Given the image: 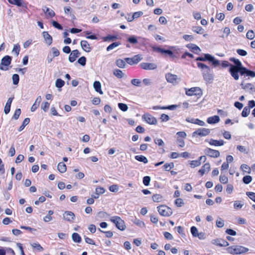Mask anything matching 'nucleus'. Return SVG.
<instances>
[{
    "mask_svg": "<svg viewBox=\"0 0 255 255\" xmlns=\"http://www.w3.org/2000/svg\"><path fill=\"white\" fill-rule=\"evenodd\" d=\"M216 226L218 228H222L224 226V221L221 218L218 217L216 222Z\"/></svg>",
    "mask_w": 255,
    "mask_h": 255,
    "instance_id": "obj_37",
    "label": "nucleus"
},
{
    "mask_svg": "<svg viewBox=\"0 0 255 255\" xmlns=\"http://www.w3.org/2000/svg\"><path fill=\"white\" fill-rule=\"evenodd\" d=\"M134 158L136 160L139 162H143L145 164L148 163V159L145 156L143 155H136Z\"/></svg>",
    "mask_w": 255,
    "mask_h": 255,
    "instance_id": "obj_31",
    "label": "nucleus"
},
{
    "mask_svg": "<svg viewBox=\"0 0 255 255\" xmlns=\"http://www.w3.org/2000/svg\"><path fill=\"white\" fill-rule=\"evenodd\" d=\"M140 67L146 70H154L157 68V65L153 63L142 62L140 64Z\"/></svg>",
    "mask_w": 255,
    "mask_h": 255,
    "instance_id": "obj_11",
    "label": "nucleus"
},
{
    "mask_svg": "<svg viewBox=\"0 0 255 255\" xmlns=\"http://www.w3.org/2000/svg\"><path fill=\"white\" fill-rule=\"evenodd\" d=\"M192 30L198 34H202L203 33V29L200 26H194Z\"/></svg>",
    "mask_w": 255,
    "mask_h": 255,
    "instance_id": "obj_48",
    "label": "nucleus"
},
{
    "mask_svg": "<svg viewBox=\"0 0 255 255\" xmlns=\"http://www.w3.org/2000/svg\"><path fill=\"white\" fill-rule=\"evenodd\" d=\"M220 155V153L218 150L208 148V156L217 158L219 157Z\"/></svg>",
    "mask_w": 255,
    "mask_h": 255,
    "instance_id": "obj_23",
    "label": "nucleus"
},
{
    "mask_svg": "<svg viewBox=\"0 0 255 255\" xmlns=\"http://www.w3.org/2000/svg\"><path fill=\"white\" fill-rule=\"evenodd\" d=\"M230 61L233 62L234 63V65L231 64V67L229 68V72L230 73L232 72L234 70L237 69L238 68H240L242 66V64L241 62L238 59H236L234 57H231L229 59Z\"/></svg>",
    "mask_w": 255,
    "mask_h": 255,
    "instance_id": "obj_6",
    "label": "nucleus"
},
{
    "mask_svg": "<svg viewBox=\"0 0 255 255\" xmlns=\"http://www.w3.org/2000/svg\"><path fill=\"white\" fill-rule=\"evenodd\" d=\"M178 107V106L176 105H169L168 106H163V107L155 106H153L152 107V109L154 110H166V109L169 110H174Z\"/></svg>",
    "mask_w": 255,
    "mask_h": 255,
    "instance_id": "obj_17",
    "label": "nucleus"
},
{
    "mask_svg": "<svg viewBox=\"0 0 255 255\" xmlns=\"http://www.w3.org/2000/svg\"><path fill=\"white\" fill-rule=\"evenodd\" d=\"M165 78L168 82L173 84H176L180 81V78L178 77L177 75L170 73H168L165 75Z\"/></svg>",
    "mask_w": 255,
    "mask_h": 255,
    "instance_id": "obj_7",
    "label": "nucleus"
},
{
    "mask_svg": "<svg viewBox=\"0 0 255 255\" xmlns=\"http://www.w3.org/2000/svg\"><path fill=\"white\" fill-rule=\"evenodd\" d=\"M77 62L81 65L84 66L86 63V58L85 56H82L78 59Z\"/></svg>",
    "mask_w": 255,
    "mask_h": 255,
    "instance_id": "obj_50",
    "label": "nucleus"
},
{
    "mask_svg": "<svg viewBox=\"0 0 255 255\" xmlns=\"http://www.w3.org/2000/svg\"><path fill=\"white\" fill-rule=\"evenodd\" d=\"M113 74L118 78H122L124 76V74L123 71L118 69H115L113 72Z\"/></svg>",
    "mask_w": 255,
    "mask_h": 255,
    "instance_id": "obj_33",
    "label": "nucleus"
},
{
    "mask_svg": "<svg viewBox=\"0 0 255 255\" xmlns=\"http://www.w3.org/2000/svg\"><path fill=\"white\" fill-rule=\"evenodd\" d=\"M133 222L134 224L140 228H143L145 227V224L144 222L136 218L133 220Z\"/></svg>",
    "mask_w": 255,
    "mask_h": 255,
    "instance_id": "obj_40",
    "label": "nucleus"
},
{
    "mask_svg": "<svg viewBox=\"0 0 255 255\" xmlns=\"http://www.w3.org/2000/svg\"><path fill=\"white\" fill-rule=\"evenodd\" d=\"M30 122V119L28 118H25L24 121L22 122V125L20 126V127L18 128V131H22L24 128L26 126H27Z\"/></svg>",
    "mask_w": 255,
    "mask_h": 255,
    "instance_id": "obj_32",
    "label": "nucleus"
},
{
    "mask_svg": "<svg viewBox=\"0 0 255 255\" xmlns=\"http://www.w3.org/2000/svg\"><path fill=\"white\" fill-rule=\"evenodd\" d=\"M152 49L153 50L157 51L158 52L161 53L162 54H167L171 57H174L173 53L170 50H166L156 46L152 47Z\"/></svg>",
    "mask_w": 255,
    "mask_h": 255,
    "instance_id": "obj_13",
    "label": "nucleus"
},
{
    "mask_svg": "<svg viewBox=\"0 0 255 255\" xmlns=\"http://www.w3.org/2000/svg\"><path fill=\"white\" fill-rule=\"evenodd\" d=\"M246 194L251 200L255 202V193L252 192H247Z\"/></svg>",
    "mask_w": 255,
    "mask_h": 255,
    "instance_id": "obj_64",
    "label": "nucleus"
},
{
    "mask_svg": "<svg viewBox=\"0 0 255 255\" xmlns=\"http://www.w3.org/2000/svg\"><path fill=\"white\" fill-rule=\"evenodd\" d=\"M220 121V118L218 116H214L208 118V124H215Z\"/></svg>",
    "mask_w": 255,
    "mask_h": 255,
    "instance_id": "obj_28",
    "label": "nucleus"
},
{
    "mask_svg": "<svg viewBox=\"0 0 255 255\" xmlns=\"http://www.w3.org/2000/svg\"><path fill=\"white\" fill-rule=\"evenodd\" d=\"M224 141L222 139L220 140H215L214 139H210V141H209V143L211 145L214 146H222L224 144Z\"/></svg>",
    "mask_w": 255,
    "mask_h": 255,
    "instance_id": "obj_21",
    "label": "nucleus"
},
{
    "mask_svg": "<svg viewBox=\"0 0 255 255\" xmlns=\"http://www.w3.org/2000/svg\"><path fill=\"white\" fill-rule=\"evenodd\" d=\"M31 245L34 249H35L39 251H42L43 250L41 245L38 243H33Z\"/></svg>",
    "mask_w": 255,
    "mask_h": 255,
    "instance_id": "obj_59",
    "label": "nucleus"
},
{
    "mask_svg": "<svg viewBox=\"0 0 255 255\" xmlns=\"http://www.w3.org/2000/svg\"><path fill=\"white\" fill-rule=\"evenodd\" d=\"M228 253L232 255L245 254L249 251V249L242 246H232L226 249Z\"/></svg>",
    "mask_w": 255,
    "mask_h": 255,
    "instance_id": "obj_1",
    "label": "nucleus"
},
{
    "mask_svg": "<svg viewBox=\"0 0 255 255\" xmlns=\"http://www.w3.org/2000/svg\"><path fill=\"white\" fill-rule=\"evenodd\" d=\"M63 215L64 219L70 222H72L75 218V214L71 211H65Z\"/></svg>",
    "mask_w": 255,
    "mask_h": 255,
    "instance_id": "obj_15",
    "label": "nucleus"
},
{
    "mask_svg": "<svg viewBox=\"0 0 255 255\" xmlns=\"http://www.w3.org/2000/svg\"><path fill=\"white\" fill-rule=\"evenodd\" d=\"M21 114V110L20 109H17L15 111L14 114L12 117V119L14 120H17Z\"/></svg>",
    "mask_w": 255,
    "mask_h": 255,
    "instance_id": "obj_56",
    "label": "nucleus"
},
{
    "mask_svg": "<svg viewBox=\"0 0 255 255\" xmlns=\"http://www.w3.org/2000/svg\"><path fill=\"white\" fill-rule=\"evenodd\" d=\"M93 87L97 92L99 93L100 94H103L101 90V84L99 81H95L93 83Z\"/></svg>",
    "mask_w": 255,
    "mask_h": 255,
    "instance_id": "obj_25",
    "label": "nucleus"
},
{
    "mask_svg": "<svg viewBox=\"0 0 255 255\" xmlns=\"http://www.w3.org/2000/svg\"><path fill=\"white\" fill-rule=\"evenodd\" d=\"M12 82L14 85H17L19 83V75L17 74H14L12 75Z\"/></svg>",
    "mask_w": 255,
    "mask_h": 255,
    "instance_id": "obj_46",
    "label": "nucleus"
},
{
    "mask_svg": "<svg viewBox=\"0 0 255 255\" xmlns=\"http://www.w3.org/2000/svg\"><path fill=\"white\" fill-rule=\"evenodd\" d=\"M174 166L173 162L166 163L163 166V169L167 171L170 170L171 169L173 168Z\"/></svg>",
    "mask_w": 255,
    "mask_h": 255,
    "instance_id": "obj_35",
    "label": "nucleus"
},
{
    "mask_svg": "<svg viewBox=\"0 0 255 255\" xmlns=\"http://www.w3.org/2000/svg\"><path fill=\"white\" fill-rule=\"evenodd\" d=\"M190 231L192 236L194 237H197V235L199 233L197 228L195 226H192L191 228Z\"/></svg>",
    "mask_w": 255,
    "mask_h": 255,
    "instance_id": "obj_55",
    "label": "nucleus"
},
{
    "mask_svg": "<svg viewBox=\"0 0 255 255\" xmlns=\"http://www.w3.org/2000/svg\"><path fill=\"white\" fill-rule=\"evenodd\" d=\"M65 82L61 79H57L55 82V86L60 89L64 86Z\"/></svg>",
    "mask_w": 255,
    "mask_h": 255,
    "instance_id": "obj_34",
    "label": "nucleus"
},
{
    "mask_svg": "<svg viewBox=\"0 0 255 255\" xmlns=\"http://www.w3.org/2000/svg\"><path fill=\"white\" fill-rule=\"evenodd\" d=\"M250 108H249L248 107H245L242 112V116L243 117H247L250 114Z\"/></svg>",
    "mask_w": 255,
    "mask_h": 255,
    "instance_id": "obj_36",
    "label": "nucleus"
},
{
    "mask_svg": "<svg viewBox=\"0 0 255 255\" xmlns=\"http://www.w3.org/2000/svg\"><path fill=\"white\" fill-rule=\"evenodd\" d=\"M152 200L155 202H160L162 200V196L160 194H154L152 196Z\"/></svg>",
    "mask_w": 255,
    "mask_h": 255,
    "instance_id": "obj_41",
    "label": "nucleus"
},
{
    "mask_svg": "<svg viewBox=\"0 0 255 255\" xmlns=\"http://www.w3.org/2000/svg\"><path fill=\"white\" fill-rule=\"evenodd\" d=\"M20 47L18 44H15L14 45L12 52H14L16 56H17L19 53Z\"/></svg>",
    "mask_w": 255,
    "mask_h": 255,
    "instance_id": "obj_47",
    "label": "nucleus"
},
{
    "mask_svg": "<svg viewBox=\"0 0 255 255\" xmlns=\"http://www.w3.org/2000/svg\"><path fill=\"white\" fill-rule=\"evenodd\" d=\"M159 214L162 216H170L172 214V209L166 205H160L157 207Z\"/></svg>",
    "mask_w": 255,
    "mask_h": 255,
    "instance_id": "obj_4",
    "label": "nucleus"
},
{
    "mask_svg": "<svg viewBox=\"0 0 255 255\" xmlns=\"http://www.w3.org/2000/svg\"><path fill=\"white\" fill-rule=\"evenodd\" d=\"M208 62L212 63L214 67H217L220 64V61L216 59L214 56L209 54H208Z\"/></svg>",
    "mask_w": 255,
    "mask_h": 255,
    "instance_id": "obj_24",
    "label": "nucleus"
},
{
    "mask_svg": "<svg viewBox=\"0 0 255 255\" xmlns=\"http://www.w3.org/2000/svg\"><path fill=\"white\" fill-rule=\"evenodd\" d=\"M110 220L113 223L116 227L121 231H124L126 226L124 220L119 216H115L110 217Z\"/></svg>",
    "mask_w": 255,
    "mask_h": 255,
    "instance_id": "obj_2",
    "label": "nucleus"
},
{
    "mask_svg": "<svg viewBox=\"0 0 255 255\" xmlns=\"http://www.w3.org/2000/svg\"><path fill=\"white\" fill-rule=\"evenodd\" d=\"M128 41L130 43L133 44H135L138 42L136 37L134 35L129 36L128 38Z\"/></svg>",
    "mask_w": 255,
    "mask_h": 255,
    "instance_id": "obj_39",
    "label": "nucleus"
},
{
    "mask_svg": "<svg viewBox=\"0 0 255 255\" xmlns=\"http://www.w3.org/2000/svg\"><path fill=\"white\" fill-rule=\"evenodd\" d=\"M72 239L73 241L76 243H80L82 241L81 236L77 233H74L72 234Z\"/></svg>",
    "mask_w": 255,
    "mask_h": 255,
    "instance_id": "obj_29",
    "label": "nucleus"
},
{
    "mask_svg": "<svg viewBox=\"0 0 255 255\" xmlns=\"http://www.w3.org/2000/svg\"><path fill=\"white\" fill-rule=\"evenodd\" d=\"M252 181V177L250 175L245 176L243 178V182L246 184H249Z\"/></svg>",
    "mask_w": 255,
    "mask_h": 255,
    "instance_id": "obj_44",
    "label": "nucleus"
},
{
    "mask_svg": "<svg viewBox=\"0 0 255 255\" xmlns=\"http://www.w3.org/2000/svg\"><path fill=\"white\" fill-rule=\"evenodd\" d=\"M142 118L148 124L156 125L157 124L156 118L149 114H144Z\"/></svg>",
    "mask_w": 255,
    "mask_h": 255,
    "instance_id": "obj_10",
    "label": "nucleus"
},
{
    "mask_svg": "<svg viewBox=\"0 0 255 255\" xmlns=\"http://www.w3.org/2000/svg\"><path fill=\"white\" fill-rule=\"evenodd\" d=\"M51 51L52 52L53 57H57L60 54L59 51L56 47H52L51 48Z\"/></svg>",
    "mask_w": 255,
    "mask_h": 255,
    "instance_id": "obj_61",
    "label": "nucleus"
},
{
    "mask_svg": "<svg viewBox=\"0 0 255 255\" xmlns=\"http://www.w3.org/2000/svg\"><path fill=\"white\" fill-rule=\"evenodd\" d=\"M201 164V161L198 160H193L190 162L191 167L194 168L196 166H199Z\"/></svg>",
    "mask_w": 255,
    "mask_h": 255,
    "instance_id": "obj_62",
    "label": "nucleus"
},
{
    "mask_svg": "<svg viewBox=\"0 0 255 255\" xmlns=\"http://www.w3.org/2000/svg\"><path fill=\"white\" fill-rule=\"evenodd\" d=\"M175 204L177 207H181L184 205L183 200L181 198H177L175 200Z\"/></svg>",
    "mask_w": 255,
    "mask_h": 255,
    "instance_id": "obj_58",
    "label": "nucleus"
},
{
    "mask_svg": "<svg viewBox=\"0 0 255 255\" xmlns=\"http://www.w3.org/2000/svg\"><path fill=\"white\" fill-rule=\"evenodd\" d=\"M241 167L244 171L250 174L251 173V168L247 164H243L241 165Z\"/></svg>",
    "mask_w": 255,
    "mask_h": 255,
    "instance_id": "obj_49",
    "label": "nucleus"
},
{
    "mask_svg": "<svg viewBox=\"0 0 255 255\" xmlns=\"http://www.w3.org/2000/svg\"><path fill=\"white\" fill-rule=\"evenodd\" d=\"M151 178L148 176H144L143 178V183L145 186H148L150 183Z\"/></svg>",
    "mask_w": 255,
    "mask_h": 255,
    "instance_id": "obj_51",
    "label": "nucleus"
},
{
    "mask_svg": "<svg viewBox=\"0 0 255 255\" xmlns=\"http://www.w3.org/2000/svg\"><path fill=\"white\" fill-rule=\"evenodd\" d=\"M120 44H121V43L119 42H113L107 47V50L108 51H109L113 49L114 48L118 47Z\"/></svg>",
    "mask_w": 255,
    "mask_h": 255,
    "instance_id": "obj_38",
    "label": "nucleus"
},
{
    "mask_svg": "<svg viewBox=\"0 0 255 255\" xmlns=\"http://www.w3.org/2000/svg\"><path fill=\"white\" fill-rule=\"evenodd\" d=\"M119 108L123 112H126L128 110V106L127 104L120 103L118 104Z\"/></svg>",
    "mask_w": 255,
    "mask_h": 255,
    "instance_id": "obj_43",
    "label": "nucleus"
},
{
    "mask_svg": "<svg viewBox=\"0 0 255 255\" xmlns=\"http://www.w3.org/2000/svg\"><path fill=\"white\" fill-rule=\"evenodd\" d=\"M109 190L112 192H117L119 190V186L116 184H114L109 187Z\"/></svg>",
    "mask_w": 255,
    "mask_h": 255,
    "instance_id": "obj_54",
    "label": "nucleus"
},
{
    "mask_svg": "<svg viewBox=\"0 0 255 255\" xmlns=\"http://www.w3.org/2000/svg\"><path fill=\"white\" fill-rule=\"evenodd\" d=\"M52 24L54 27L59 30L63 29V27L57 21L53 20L52 22Z\"/></svg>",
    "mask_w": 255,
    "mask_h": 255,
    "instance_id": "obj_63",
    "label": "nucleus"
},
{
    "mask_svg": "<svg viewBox=\"0 0 255 255\" xmlns=\"http://www.w3.org/2000/svg\"><path fill=\"white\" fill-rule=\"evenodd\" d=\"M81 46L82 49L87 52H89L91 50L90 44L86 40H82L81 41Z\"/></svg>",
    "mask_w": 255,
    "mask_h": 255,
    "instance_id": "obj_20",
    "label": "nucleus"
},
{
    "mask_svg": "<svg viewBox=\"0 0 255 255\" xmlns=\"http://www.w3.org/2000/svg\"><path fill=\"white\" fill-rule=\"evenodd\" d=\"M247 71V68L242 65L240 68H237L230 73L235 80H238L239 79V73H240L241 76L246 75Z\"/></svg>",
    "mask_w": 255,
    "mask_h": 255,
    "instance_id": "obj_3",
    "label": "nucleus"
},
{
    "mask_svg": "<svg viewBox=\"0 0 255 255\" xmlns=\"http://www.w3.org/2000/svg\"><path fill=\"white\" fill-rule=\"evenodd\" d=\"M57 169L61 173H64L66 171V166L63 162H59L58 164Z\"/></svg>",
    "mask_w": 255,
    "mask_h": 255,
    "instance_id": "obj_30",
    "label": "nucleus"
},
{
    "mask_svg": "<svg viewBox=\"0 0 255 255\" xmlns=\"http://www.w3.org/2000/svg\"><path fill=\"white\" fill-rule=\"evenodd\" d=\"M187 47L190 49L193 52L198 54L201 51L200 48L196 45L194 44H188L187 45Z\"/></svg>",
    "mask_w": 255,
    "mask_h": 255,
    "instance_id": "obj_22",
    "label": "nucleus"
},
{
    "mask_svg": "<svg viewBox=\"0 0 255 255\" xmlns=\"http://www.w3.org/2000/svg\"><path fill=\"white\" fill-rule=\"evenodd\" d=\"M80 53L79 52V51L78 50L76 49V50H73L71 52V53L69 56V58H68L69 61L70 62H74L76 60V58L80 56Z\"/></svg>",
    "mask_w": 255,
    "mask_h": 255,
    "instance_id": "obj_16",
    "label": "nucleus"
},
{
    "mask_svg": "<svg viewBox=\"0 0 255 255\" xmlns=\"http://www.w3.org/2000/svg\"><path fill=\"white\" fill-rule=\"evenodd\" d=\"M212 244L219 247H227L229 245V243L222 239H216L211 241Z\"/></svg>",
    "mask_w": 255,
    "mask_h": 255,
    "instance_id": "obj_12",
    "label": "nucleus"
},
{
    "mask_svg": "<svg viewBox=\"0 0 255 255\" xmlns=\"http://www.w3.org/2000/svg\"><path fill=\"white\" fill-rule=\"evenodd\" d=\"M98 216L99 217L103 219H107L110 217V215L108 214L107 212L104 211H100L98 213Z\"/></svg>",
    "mask_w": 255,
    "mask_h": 255,
    "instance_id": "obj_45",
    "label": "nucleus"
},
{
    "mask_svg": "<svg viewBox=\"0 0 255 255\" xmlns=\"http://www.w3.org/2000/svg\"><path fill=\"white\" fill-rule=\"evenodd\" d=\"M186 94L191 96L193 95H200L201 94V90L199 87H192L190 89H185Z\"/></svg>",
    "mask_w": 255,
    "mask_h": 255,
    "instance_id": "obj_9",
    "label": "nucleus"
},
{
    "mask_svg": "<svg viewBox=\"0 0 255 255\" xmlns=\"http://www.w3.org/2000/svg\"><path fill=\"white\" fill-rule=\"evenodd\" d=\"M11 57L10 56L6 55L3 57L0 64V69L2 70H8L7 66L10 64Z\"/></svg>",
    "mask_w": 255,
    "mask_h": 255,
    "instance_id": "obj_5",
    "label": "nucleus"
},
{
    "mask_svg": "<svg viewBox=\"0 0 255 255\" xmlns=\"http://www.w3.org/2000/svg\"><path fill=\"white\" fill-rule=\"evenodd\" d=\"M8 2L19 7H26V3L23 0H9Z\"/></svg>",
    "mask_w": 255,
    "mask_h": 255,
    "instance_id": "obj_18",
    "label": "nucleus"
},
{
    "mask_svg": "<svg viewBox=\"0 0 255 255\" xmlns=\"http://www.w3.org/2000/svg\"><path fill=\"white\" fill-rule=\"evenodd\" d=\"M162 122H167L169 120V117L165 114H162L160 118Z\"/></svg>",
    "mask_w": 255,
    "mask_h": 255,
    "instance_id": "obj_60",
    "label": "nucleus"
},
{
    "mask_svg": "<svg viewBox=\"0 0 255 255\" xmlns=\"http://www.w3.org/2000/svg\"><path fill=\"white\" fill-rule=\"evenodd\" d=\"M246 37L248 39H253L255 37V34L253 30H249L246 34Z\"/></svg>",
    "mask_w": 255,
    "mask_h": 255,
    "instance_id": "obj_42",
    "label": "nucleus"
},
{
    "mask_svg": "<svg viewBox=\"0 0 255 255\" xmlns=\"http://www.w3.org/2000/svg\"><path fill=\"white\" fill-rule=\"evenodd\" d=\"M42 35L46 43L48 45H50L52 43V36L47 31H43L42 32Z\"/></svg>",
    "mask_w": 255,
    "mask_h": 255,
    "instance_id": "obj_19",
    "label": "nucleus"
},
{
    "mask_svg": "<svg viewBox=\"0 0 255 255\" xmlns=\"http://www.w3.org/2000/svg\"><path fill=\"white\" fill-rule=\"evenodd\" d=\"M115 63L117 66L120 68H125L127 65L126 61L125 59L124 60L122 59H118L116 60Z\"/></svg>",
    "mask_w": 255,
    "mask_h": 255,
    "instance_id": "obj_26",
    "label": "nucleus"
},
{
    "mask_svg": "<svg viewBox=\"0 0 255 255\" xmlns=\"http://www.w3.org/2000/svg\"><path fill=\"white\" fill-rule=\"evenodd\" d=\"M125 60L128 64L132 65L140 62L142 60V57L139 55H136L131 58H125Z\"/></svg>",
    "mask_w": 255,
    "mask_h": 255,
    "instance_id": "obj_8",
    "label": "nucleus"
},
{
    "mask_svg": "<svg viewBox=\"0 0 255 255\" xmlns=\"http://www.w3.org/2000/svg\"><path fill=\"white\" fill-rule=\"evenodd\" d=\"M50 106V104L45 102L42 104L41 105V109H42L44 112H47Z\"/></svg>",
    "mask_w": 255,
    "mask_h": 255,
    "instance_id": "obj_53",
    "label": "nucleus"
},
{
    "mask_svg": "<svg viewBox=\"0 0 255 255\" xmlns=\"http://www.w3.org/2000/svg\"><path fill=\"white\" fill-rule=\"evenodd\" d=\"M42 10L47 15L50 17H53L55 14L54 11L53 10L50 9L48 7H47L46 6H44L42 8Z\"/></svg>",
    "mask_w": 255,
    "mask_h": 255,
    "instance_id": "obj_27",
    "label": "nucleus"
},
{
    "mask_svg": "<svg viewBox=\"0 0 255 255\" xmlns=\"http://www.w3.org/2000/svg\"><path fill=\"white\" fill-rule=\"evenodd\" d=\"M200 136H204L207 135V129L205 128H200L195 131L192 133V136L195 137L196 135Z\"/></svg>",
    "mask_w": 255,
    "mask_h": 255,
    "instance_id": "obj_14",
    "label": "nucleus"
},
{
    "mask_svg": "<svg viewBox=\"0 0 255 255\" xmlns=\"http://www.w3.org/2000/svg\"><path fill=\"white\" fill-rule=\"evenodd\" d=\"M141 83V81L138 79H133L131 80V83L135 86H139Z\"/></svg>",
    "mask_w": 255,
    "mask_h": 255,
    "instance_id": "obj_57",
    "label": "nucleus"
},
{
    "mask_svg": "<svg viewBox=\"0 0 255 255\" xmlns=\"http://www.w3.org/2000/svg\"><path fill=\"white\" fill-rule=\"evenodd\" d=\"M105 192V190L103 187H97L96 188L95 194L98 195L104 194Z\"/></svg>",
    "mask_w": 255,
    "mask_h": 255,
    "instance_id": "obj_52",
    "label": "nucleus"
}]
</instances>
